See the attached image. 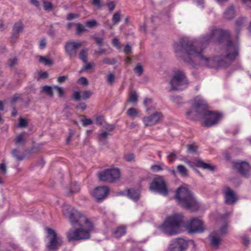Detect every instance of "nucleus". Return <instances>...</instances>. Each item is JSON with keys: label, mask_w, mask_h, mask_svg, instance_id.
I'll return each instance as SVG.
<instances>
[{"label": "nucleus", "mask_w": 251, "mask_h": 251, "mask_svg": "<svg viewBox=\"0 0 251 251\" xmlns=\"http://www.w3.org/2000/svg\"><path fill=\"white\" fill-rule=\"evenodd\" d=\"M209 33L202 35L200 37V49L197 48L192 41L186 38H181L179 43L176 42L174 47L176 56L193 66H194L195 64L192 57H198L205 65L211 67L209 63L211 59L203 55V50L211 43L214 42V37L211 26L209 27Z\"/></svg>", "instance_id": "1"}, {"label": "nucleus", "mask_w": 251, "mask_h": 251, "mask_svg": "<svg viewBox=\"0 0 251 251\" xmlns=\"http://www.w3.org/2000/svg\"><path fill=\"white\" fill-rule=\"evenodd\" d=\"M63 215L69 223L74 227L69 230L67 237L69 242L89 239L91 237V231L94 228L93 223L81 212L70 205L62 206Z\"/></svg>", "instance_id": "2"}, {"label": "nucleus", "mask_w": 251, "mask_h": 251, "mask_svg": "<svg viewBox=\"0 0 251 251\" xmlns=\"http://www.w3.org/2000/svg\"><path fill=\"white\" fill-rule=\"evenodd\" d=\"M174 198L185 209L194 212L198 211L200 208V204L192 192L186 187H179L176 191Z\"/></svg>", "instance_id": "3"}, {"label": "nucleus", "mask_w": 251, "mask_h": 251, "mask_svg": "<svg viewBox=\"0 0 251 251\" xmlns=\"http://www.w3.org/2000/svg\"><path fill=\"white\" fill-rule=\"evenodd\" d=\"M184 216L176 213L168 217L162 225L163 232L169 236L176 235L178 232L174 229L178 228L183 225Z\"/></svg>", "instance_id": "4"}, {"label": "nucleus", "mask_w": 251, "mask_h": 251, "mask_svg": "<svg viewBox=\"0 0 251 251\" xmlns=\"http://www.w3.org/2000/svg\"><path fill=\"white\" fill-rule=\"evenodd\" d=\"M46 230L47 233L46 237L49 239V242L46 245V249L48 251H58L62 245L63 241L61 238L51 228L47 227Z\"/></svg>", "instance_id": "5"}, {"label": "nucleus", "mask_w": 251, "mask_h": 251, "mask_svg": "<svg viewBox=\"0 0 251 251\" xmlns=\"http://www.w3.org/2000/svg\"><path fill=\"white\" fill-rule=\"evenodd\" d=\"M172 89L183 90L188 86V80L184 73L181 70H177L170 82Z\"/></svg>", "instance_id": "6"}, {"label": "nucleus", "mask_w": 251, "mask_h": 251, "mask_svg": "<svg viewBox=\"0 0 251 251\" xmlns=\"http://www.w3.org/2000/svg\"><path fill=\"white\" fill-rule=\"evenodd\" d=\"M184 226L189 234L202 233L205 231L203 221L197 217L187 221Z\"/></svg>", "instance_id": "7"}, {"label": "nucleus", "mask_w": 251, "mask_h": 251, "mask_svg": "<svg viewBox=\"0 0 251 251\" xmlns=\"http://www.w3.org/2000/svg\"><path fill=\"white\" fill-rule=\"evenodd\" d=\"M98 176L100 181L112 183L119 178L120 172L118 168L108 169L99 172Z\"/></svg>", "instance_id": "8"}, {"label": "nucleus", "mask_w": 251, "mask_h": 251, "mask_svg": "<svg viewBox=\"0 0 251 251\" xmlns=\"http://www.w3.org/2000/svg\"><path fill=\"white\" fill-rule=\"evenodd\" d=\"M186 163L192 169L193 171L199 176L202 177V175L196 167L201 168L204 170H208L211 172L215 170V166L204 162L200 158H195L193 160H186Z\"/></svg>", "instance_id": "9"}, {"label": "nucleus", "mask_w": 251, "mask_h": 251, "mask_svg": "<svg viewBox=\"0 0 251 251\" xmlns=\"http://www.w3.org/2000/svg\"><path fill=\"white\" fill-rule=\"evenodd\" d=\"M212 33L214 37V43L216 44L222 45L225 42L228 43L231 40V34L227 30H224L215 26H211Z\"/></svg>", "instance_id": "10"}, {"label": "nucleus", "mask_w": 251, "mask_h": 251, "mask_svg": "<svg viewBox=\"0 0 251 251\" xmlns=\"http://www.w3.org/2000/svg\"><path fill=\"white\" fill-rule=\"evenodd\" d=\"M232 169L244 177L248 178L251 176V165L248 161L241 160L233 161Z\"/></svg>", "instance_id": "11"}, {"label": "nucleus", "mask_w": 251, "mask_h": 251, "mask_svg": "<svg viewBox=\"0 0 251 251\" xmlns=\"http://www.w3.org/2000/svg\"><path fill=\"white\" fill-rule=\"evenodd\" d=\"M150 189L164 196H167L169 193L166 183L161 176L153 178L150 183Z\"/></svg>", "instance_id": "12"}, {"label": "nucleus", "mask_w": 251, "mask_h": 251, "mask_svg": "<svg viewBox=\"0 0 251 251\" xmlns=\"http://www.w3.org/2000/svg\"><path fill=\"white\" fill-rule=\"evenodd\" d=\"M192 244L196 250V245L193 240H186L183 238H178L173 240L169 246V251H185L188 244Z\"/></svg>", "instance_id": "13"}, {"label": "nucleus", "mask_w": 251, "mask_h": 251, "mask_svg": "<svg viewBox=\"0 0 251 251\" xmlns=\"http://www.w3.org/2000/svg\"><path fill=\"white\" fill-rule=\"evenodd\" d=\"M222 113L216 111H209L203 117L204 125L206 127H211L217 125L222 119Z\"/></svg>", "instance_id": "14"}, {"label": "nucleus", "mask_w": 251, "mask_h": 251, "mask_svg": "<svg viewBox=\"0 0 251 251\" xmlns=\"http://www.w3.org/2000/svg\"><path fill=\"white\" fill-rule=\"evenodd\" d=\"M109 188L107 186H98L93 191V196L97 202H100L105 199L109 193Z\"/></svg>", "instance_id": "15"}, {"label": "nucleus", "mask_w": 251, "mask_h": 251, "mask_svg": "<svg viewBox=\"0 0 251 251\" xmlns=\"http://www.w3.org/2000/svg\"><path fill=\"white\" fill-rule=\"evenodd\" d=\"M226 57L234 61L239 54V48L231 40L226 44Z\"/></svg>", "instance_id": "16"}, {"label": "nucleus", "mask_w": 251, "mask_h": 251, "mask_svg": "<svg viewBox=\"0 0 251 251\" xmlns=\"http://www.w3.org/2000/svg\"><path fill=\"white\" fill-rule=\"evenodd\" d=\"M195 112L198 115L202 116V118L209 112L208 105L205 101L202 100H196L194 103Z\"/></svg>", "instance_id": "17"}, {"label": "nucleus", "mask_w": 251, "mask_h": 251, "mask_svg": "<svg viewBox=\"0 0 251 251\" xmlns=\"http://www.w3.org/2000/svg\"><path fill=\"white\" fill-rule=\"evenodd\" d=\"M82 46L79 42H68L65 46L66 52L70 57H74L76 55L77 50Z\"/></svg>", "instance_id": "18"}, {"label": "nucleus", "mask_w": 251, "mask_h": 251, "mask_svg": "<svg viewBox=\"0 0 251 251\" xmlns=\"http://www.w3.org/2000/svg\"><path fill=\"white\" fill-rule=\"evenodd\" d=\"M163 118L161 112H156L149 116L144 117L143 122L146 126H152L157 124Z\"/></svg>", "instance_id": "19"}, {"label": "nucleus", "mask_w": 251, "mask_h": 251, "mask_svg": "<svg viewBox=\"0 0 251 251\" xmlns=\"http://www.w3.org/2000/svg\"><path fill=\"white\" fill-rule=\"evenodd\" d=\"M225 203L228 205L234 204L237 200L234 192L228 186L226 187L224 191Z\"/></svg>", "instance_id": "20"}, {"label": "nucleus", "mask_w": 251, "mask_h": 251, "mask_svg": "<svg viewBox=\"0 0 251 251\" xmlns=\"http://www.w3.org/2000/svg\"><path fill=\"white\" fill-rule=\"evenodd\" d=\"M92 95V92L89 90L84 91L82 93V96H81L80 93L79 91H75L74 92L71 99L75 101H80L81 99L83 100H86L90 98Z\"/></svg>", "instance_id": "21"}, {"label": "nucleus", "mask_w": 251, "mask_h": 251, "mask_svg": "<svg viewBox=\"0 0 251 251\" xmlns=\"http://www.w3.org/2000/svg\"><path fill=\"white\" fill-rule=\"evenodd\" d=\"M225 57L224 59H220L218 57H214L213 61L217 63V65L221 67L227 68L231 65L234 60Z\"/></svg>", "instance_id": "22"}, {"label": "nucleus", "mask_w": 251, "mask_h": 251, "mask_svg": "<svg viewBox=\"0 0 251 251\" xmlns=\"http://www.w3.org/2000/svg\"><path fill=\"white\" fill-rule=\"evenodd\" d=\"M236 16V11L233 5L228 7L225 11L223 15L224 19L228 20L233 19Z\"/></svg>", "instance_id": "23"}, {"label": "nucleus", "mask_w": 251, "mask_h": 251, "mask_svg": "<svg viewBox=\"0 0 251 251\" xmlns=\"http://www.w3.org/2000/svg\"><path fill=\"white\" fill-rule=\"evenodd\" d=\"M127 197L134 201L137 202L140 198V193L137 189L128 188Z\"/></svg>", "instance_id": "24"}, {"label": "nucleus", "mask_w": 251, "mask_h": 251, "mask_svg": "<svg viewBox=\"0 0 251 251\" xmlns=\"http://www.w3.org/2000/svg\"><path fill=\"white\" fill-rule=\"evenodd\" d=\"M246 20V17L239 18L235 21V30L236 33V38H238L239 36L240 31L242 26L243 25Z\"/></svg>", "instance_id": "25"}, {"label": "nucleus", "mask_w": 251, "mask_h": 251, "mask_svg": "<svg viewBox=\"0 0 251 251\" xmlns=\"http://www.w3.org/2000/svg\"><path fill=\"white\" fill-rule=\"evenodd\" d=\"M126 232V230L124 227L119 226L114 230L112 236L115 238H118L125 235Z\"/></svg>", "instance_id": "26"}, {"label": "nucleus", "mask_w": 251, "mask_h": 251, "mask_svg": "<svg viewBox=\"0 0 251 251\" xmlns=\"http://www.w3.org/2000/svg\"><path fill=\"white\" fill-rule=\"evenodd\" d=\"M177 171L182 176H188V171L187 168L183 165L179 164L177 166Z\"/></svg>", "instance_id": "27"}, {"label": "nucleus", "mask_w": 251, "mask_h": 251, "mask_svg": "<svg viewBox=\"0 0 251 251\" xmlns=\"http://www.w3.org/2000/svg\"><path fill=\"white\" fill-rule=\"evenodd\" d=\"M75 26L76 27V34L77 35L80 36L83 32L88 31V30L84 25L79 23H76Z\"/></svg>", "instance_id": "28"}, {"label": "nucleus", "mask_w": 251, "mask_h": 251, "mask_svg": "<svg viewBox=\"0 0 251 251\" xmlns=\"http://www.w3.org/2000/svg\"><path fill=\"white\" fill-rule=\"evenodd\" d=\"M87 56L88 50L86 49H82L79 53V58L84 63H86L88 61Z\"/></svg>", "instance_id": "29"}, {"label": "nucleus", "mask_w": 251, "mask_h": 251, "mask_svg": "<svg viewBox=\"0 0 251 251\" xmlns=\"http://www.w3.org/2000/svg\"><path fill=\"white\" fill-rule=\"evenodd\" d=\"M24 27L22 23H16L13 27L12 31L15 32L16 33L22 32L23 31Z\"/></svg>", "instance_id": "30"}, {"label": "nucleus", "mask_w": 251, "mask_h": 251, "mask_svg": "<svg viewBox=\"0 0 251 251\" xmlns=\"http://www.w3.org/2000/svg\"><path fill=\"white\" fill-rule=\"evenodd\" d=\"M42 92L47 94L50 97L53 96V92L51 86L49 85H45L42 87Z\"/></svg>", "instance_id": "31"}, {"label": "nucleus", "mask_w": 251, "mask_h": 251, "mask_svg": "<svg viewBox=\"0 0 251 251\" xmlns=\"http://www.w3.org/2000/svg\"><path fill=\"white\" fill-rule=\"evenodd\" d=\"M138 96L136 91H132L129 95L128 101L131 103H136L138 101Z\"/></svg>", "instance_id": "32"}, {"label": "nucleus", "mask_w": 251, "mask_h": 251, "mask_svg": "<svg viewBox=\"0 0 251 251\" xmlns=\"http://www.w3.org/2000/svg\"><path fill=\"white\" fill-rule=\"evenodd\" d=\"M14 142L16 145H24L26 141L24 138V135L23 134H20L18 135L16 138L15 139Z\"/></svg>", "instance_id": "33"}, {"label": "nucleus", "mask_w": 251, "mask_h": 251, "mask_svg": "<svg viewBox=\"0 0 251 251\" xmlns=\"http://www.w3.org/2000/svg\"><path fill=\"white\" fill-rule=\"evenodd\" d=\"M40 62L43 63L45 65L51 66L53 64V61L44 56H40L39 59Z\"/></svg>", "instance_id": "34"}, {"label": "nucleus", "mask_w": 251, "mask_h": 251, "mask_svg": "<svg viewBox=\"0 0 251 251\" xmlns=\"http://www.w3.org/2000/svg\"><path fill=\"white\" fill-rule=\"evenodd\" d=\"M19 151L17 149H14L12 151V155L15 157L18 161H22L24 159L25 155L24 154L19 155L18 153Z\"/></svg>", "instance_id": "35"}, {"label": "nucleus", "mask_w": 251, "mask_h": 251, "mask_svg": "<svg viewBox=\"0 0 251 251\" xmlns=\"http://www.w3.org/2000/svg\"><path fill=\"white\" fill-rule=\"evenodd\" d=\"M170 99L173 102L176 104H180L182 103V98L180 96L176 95L170 96Z\"/></svg>", "instance_id": "36"}, {"label": "nucleus", "mask_w": 251, "mask_h": 251, "mask_svg": "<svg viewBox=\"0 0 251 251\" xmlns=\"http://www.w3.org/2000/svg\"><path fill=\"white\" fill-rule=\"evenodd\" d=\"M133 70L134 73L136 74L139 76L142 75L144 72L143 68L142 66L140 64H138L134 68Z\"/></svg>", "instance_id": "37"}, {"label": "nucleus", "mask_w": 251, "mask_h": 251, "mask_svg": "<svg viewBox=\"0 0 251 251\" xmlns=\"http://www.w3.org/2000/svg\"><path fill=\"white\" fill-rule=\"evenodd\" d=\"M187 147V152L188 153L194 154L197 152L198 147L192 144H188Z\"/></svg>", "instance_id": "38"}, {"label": "nucleus", "mask_w": 251, "mask_h": 251, "mask_svg": "<svg viewBox=\"0 0 251 251\" xmlns=\"http://www.w3.org/2000/svg\"><path fill=\"white\" fill-rule=\"evenodd\" d=\"M102 62L103 64L108 65H115L117 63V61L115 58H105L103 59Z\"/></svg>", "instance_id": "39"}, {"label": "nucleus", "mask_w": 251, "mask_h": 251, "mask_svg": "<svg viewBox=\"0 0 251 251\" xmlns=\"http://www.w3.org/2000/svg\"><path fill=\"white\" fill-rule=\"evenodd\" d=\"M85 25L89 28H92L97 26L99 24L96 20H92L87 21L85 23Z\"/></svg>", "instance_id": "40"}, {"label": "nucleus", "mask_w": 251, "mask_h": 251, "mask_svg": "<svg viewBox=\"0 0 251 251\" xmlns=\"http://www.w3.org/2000/svg\"><path fill=\"white\" fill-rule=\"evenodd\" d=\"M83 119H81L82 126L84 127L87 126L88 125H92L93 123V121L89 118H87L85 116H83Z\"/></svg>", "instance_id": "41"}, {"label": "nucleus", "mask_w": 251, "mask_h": 251, "mask_svg": "<svg viewBox=\"0 0 251 251\" xmlns=\"http://www.w3.org/2000/svg\"><path fill=\"white\" fill-rule=\"evenodd\" d=\"M43 6L45 10L50 11L52 9L53 6L51 2L43 0Z\"/></svg>", "instance_id": "42"}, {"label": "nucleus", "mask_w": 251, "mask_h": 251, "mask_svg": "<svg viewBox=\"0 0 251 251\" xmlns=\"http://www.w3.org/2000/svg\"><path fill=\"white\" fill-rule=\"evenodd\" d=\"M138 114V111L135 108H130L127 111V114L129 116L134 117Z\"/></svg>", "instance_id": "43"}, {"label": "nucleus", "mask_w": 251, "mask_h": 251, "mask_svg": "<svg viewBox=\"0 0 251 251\" xmlns=\"http://www.w3.org/2000/svg\"><path fill=\"white\" fill-rule=\"evenodd\" d=\"M167 158L169 159L170 161L173 162L177 158L176 154L175 151L173 152H167Z\"/></svg>", "instance_id": "44"}, {"label": "nucleus", "mask_w": 251, "mask_h": 251, "mask_svg": "<svg viewBox=\"0 0 251 251\" xmlns=\"http://www.w3.org/2000/svg\"><path fill=\"white\" fill-rule=\"evenodd\" d=\"M96 123L97 125H99L103 126L105 123H106L104 121V117L102 116H97L96 118Z\"/></svg>", "instance_id": "45"}, {"label": "nucleus", "mask_w": 251, "mask_h": 251, "mask_svg": "<svg viewBox=\"0 0 251 251\" xmlns=\"http://www.w3.org/2000/svg\"><path fill=\"white\" fill-rule=\"evenodd\" d=\"M120 13L119 12L115 13L112 17V22L114 25L118 24L120 21Z\"/></svg>", "instance_id": "46"}, {"label": "nucleus", "mask_w": 251, "mask_h": 251, "mask_svg": "<svg viewBox=\"0 0 251 251\" xmlns=\"http://www.w3.org/2000/svg\"><path fill=\"white\" fill-rule=\"evenodd\" d=\"M221 241L220 237L213 236L211 242V244L214 246H218Z\"/></svg>", "instance_id": "47"}, {"label": "nucleus", "mask_w": 251, "mask_h": 251, "mask_svg": "<svg viewBox=\"0 0 251 251\" xmlns=\"http://www.w3.org/2000/svg\"><path fill=\"white\" fill-rule=\"evenodd\" d=\"M28 125V122L25 119L20 118L18 124V126L20 127H25Z\"/></svg>", "instance_id": "48"}, {"label": "nucleus", "mask_w": 251, "mask_h": 251, "mask_svg": "<svg viewBox=\"0 0 251 251\" xmlns=\"http://www.w3.org/2000/svg\"><path fill=\"white\" fill-rule=\"evenodd\" d=\"M103 127L108 131H112L114 130L115 126L114 125L105 123Z\"/></svg>", "instance_id": "49"}, {"label": "nucleus", "mask_w": 251, "mask_h": 251, "mask_svg": "<svg viewBox=\"0 0 251 251\" xmlns=\"http://www.w3.org/2000/svg\"><path fill=\"white\" fill-rule=\"evenodd\" d=\"M54 89L57 91L58 97L59 98H62L63 97L64 94V91L62 87H60L58 86H54Z\"/></svg>", "instance_id": "50"}, {"label": "nucleus", "mask_w": 251, "mask_h": 251, "mask_svg": "<svg viewBox=\"0 0 251 251\" xmlns=\"http://www.w3.org/2000/svg\"><path fill=\"white\" fill-rule=\"evenodd\" d=\"M79 17V14L70 13L67 15V19L68 21H71L74 19L78 18Z\"/></svg>", "instance_id": "51"}, {"label": "nucleus", "mask_w": 251, "mask_h": 251, "mask_svg": "<svg viewBox=\"0 0 251 251\" xmlns=\"http://www.w3.org/2000/svg\"><path fill=\"white\" fill-rule=\"evenodd\" d=\"M134 158L135 155L133 153L128 154L124 156L125 159L128 162H130L134 160Z\"/></svg>", "instance_id": "52"}, {"label": "nucleus", "mask_w": 251, "mask_h": 251, "mask_svg": "<svg viewBox=\"0 0 251 251\" xmlns=\"http://www.w3.org/2000/svg\"><path fill=\"white\" fill-rule=\"evenodd\" d=\"M115 78V75L112 73H110L107 76V81L110 84H112L114 82Z\"/></svg>", "instance_id": "53"}, {"label": "nucleus", "mask_w": 251, "mask_h": 251, "mask_svg": "<svg viewBox=\"0 0 251 251\" xmlns=\"http://www.w3.org/2000/svg\"><path fill=\"white\" fill-rule=\"evenodd\" d=\"M112 45L117 49H119L120 48V42H119V39L117 38H114L113 39Z\"/></svg>", "instance_id": "54"}, {"label": "nucleus", "mask_w": 251, "mask_h": 251, "mask_svg": "<svg viewBox=\"0 0 251 251\" xmlns=\"http://www.w3.org/2000/svg\"><path fill=\"white\" fill-rule=\"evenodd\" d=\"M91 4L94 6H97L98 8H101L102 6L100 2V0H92Z\"/></svg>", "instance_id": "55"}, {"label": "nucleus", "mask_w": 251, "mask_h": 251, "mask_svg": "<svg viewBox=\"0 0 251 251\" xmlns=\"http://www.w3.org/2000/svg\"><path fill=\"white\" fill-rule=\"evenodd\" d=\"M220 232L222 234H226L228 232V226L227 224L223 225L220 229Z\"/></svg>", "instance_id": "56"}, {"label": "nucleus", "mask_w": 251, "mask_h": 251, "mask_svg": "<svg viewBox=\"0 0 251 251\" xmlns=\"http://www.w3.org/2000/svg\"><path fill=\"white\" fill-rule=\"evenodd\" d=\"M78 82L84 86H86L88 84V80L84 76L80 77L78 79Z\"/></svg>", "instance_id": "57"}, {"label": "nucleus", "mask_w": 251, "mask_h": 251, "mask_svg": "<svg viewBox=\"0 0 251 251\" xmlns=\"http://www.w3.org/2000/svg\"><path fill=\"white\" fill-rule=\"evenodd\" d=\"M93 39H94L95 42L100 46H101L103 45V39L99 37H93Z\"/></svg>", "instance_id": "58"}, {"label": "nucleus", "mask_w": 251, "mask_h": 251, "mask_svg": "<svg viewBox=\"0 0 251 251\" xmlns=\"http://www.w3.org/2000/svg\"><path fill=\"white\" fill-rule=\"evenodd\" d=\"M152 102V100L151 99L146 98L144 99L143 101L144 105L147 107V111H148L149 110V108L148 107V104H150Z\"/></svg>", "instance_id": "59"}, {"label": "nucleus", "mask_w": 251, "mask_h": 251, "mask_svg": "<svg viewBox=\"0 0 251 251\" xmlns=\"http://www.w3.org/2000/svg\"><path fill=\"white\" fill-rule=\"evenodd\" d=\"M0 171L2 174L5 175L7 173L6 166L4 163L0 164Z\"/></svg>", "instance_id": "60"}, {"label": "nucleus", "mask_w": 251, "mask_h": 251, "mask_svg": "<svg viewBox=\"0 0 251 251\" xmlns=\"http://www.w3.org/2000/svg\"><path fill=\"white\" fill-rule=\"evenodd\" d=\"M47 43L45 38H43L40 42L39 48L40 49H44L46 47Z\"/></svg>", "instance_id": "61"}, {"label": "nucleus", "mask_w": 251, "mask_h": 251, "mask_svg": "<svg viewBox=\"0 0 251 251\" xmlns=\"http://www.w3.org/2000/svg\"><path fill=\"white\" fill-rule=\"evenodd\" d=\"M87 107L86 104L84 102H80L77 104L75 106L76 109H81L82 110H84L86 109Z\"/></svg>", "instance_id": "62"}, {"label": "nucleus", "mask_w": 251, "mask_h": 251, "mask_svg": "<svg viewBox=\"0 0 251 251\" xmlns=\"http://www.w3.org/2000/svg\"><path fill=\"white\" fill-rule=\"evenodd\" d=\"M68 78V75L60 76L57 77V81L59 83H63L65 82Z\"/></svg>", "instance_id": "63"}, {"label": "nucleus", "mask_w": 251, "mask_h": 251, "mask_svg": "<svg viewBox=\"0 0 251 251\" xmlns=\"http://www.w3.org/2000/svg\"><path fill=\"white\" fill-rule=\"evenodd\" d=\"M39 76L40 78L45 79H47L48 78L49 74L47 72H41L39 73Z\"/></svg>", "instance_id": "64"}]
</instances>
